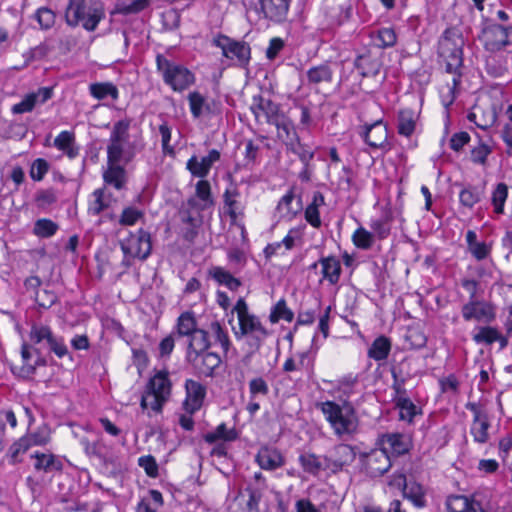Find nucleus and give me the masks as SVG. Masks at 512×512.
Wrapping results in <instances>:
<instances>
[{
    "label": "nucleus",
    "mask_w": 512,
    "mask_h": 512,
    "mask_svg": "<svg viewBox=\"0 0 512 512\" xmlns=\"http://www.w3.org/2000/svg\"><path fill=\"white\" fill-rule=\"evenodd\" d=\"M278 131L279 139L293 145L294 140L298 141L293 123L283 113L279 120L274 124Z\"/></svg>",
    "instance_id": "41"
},
{
    "label": "nucleus",
    "mask_w": 512,
    "mask_h": 512,
    "mask_svg": "<svg viewBox=\"0 0 512 512\" xmlns=\"http://www.w3.org/2000/svg\"><path fill=\"white\" fill-rule=\"evenodd\" d=\"M93 201L89 204L88 212L91 215H99L101 212L110 207L113 201L112 195L106 193L105 188L96 189L93 193Z\"/></svg>",
    "instance_id": "34"
},
{
    "label": "nucleus",
    "mask_w": 512,
    "mask_h": 512,
    "mask_svg": "<svg viewBox=\"0 0 512 512\" xmlns=\"http://www.w3.org/2000/svg\"><path fill=\"white\" fill-rule=\"evenodd\" d=\"M294 318V313L287 307L284 299L279 300L271 310L269 320L271 323H277L279 320L291 322Z\"/></svg>",
    "instance_id": "49"
},
{
    "label": "nucleus",
    "mask_w": 512,
    "mask_h": 512,
    "mask_svg": "<svg viewBox=\"0 0 512 512\" xmlns=\"http://www.w3.org/2000/svg\"><path fill=\"white\" fill-rule=\"evenodd\" d=\"M232 311L237 314L239 322V332H235V336L238 339L246 337L250 353L257 352L267 338L268 330L256 315L249 312L248 305L243 298L237 300Z\"/></svg>",
    "instance_id": "2"
},
{
    "label": "nucleus",
    "mask_w": 512,
    "mask_h": 512,
    "mask_svg": "<svg viewBox=\"0 0 512 512\" xmlns=\"http://www.w3.org/2000/svg\"><path fill=\"white\" fill-rule=\"evenodd\" d=\"M361 462L367 474L371 477H379L385 474L391 467V460L385 449H373L361 454Z\"/></svg>",
    "instance_id": "13"
},
{
    "label": "nucleus",
    "mask_w": 512,
    "mask_h": 512,
    "mask_svg": "<svg viewBox=\"0 0 512 512\" xmlns=\"http://www.w3.org/2000/svg\"><path fill=\"white\" fill-rule=\"evenodd\" d=\"M52 97V88L42 87L36 92L27 94L22 101L12 106L14 114L31 112L37 104H43Z\"/></svg>",
    "instance_id": "18"
},
{
    "label": "nucleus",
    "mask_w": 512,
    "mask_h": 512,
    "mask_svg": "<svg viewBox=\"0 0 512 512\" xmlns=\"http://www.w3.org/2000/svg\"><path fill=\"white\" fill-rule=\"evenodd\" d=\"M491 153V149L488 145L480 143L474 147L471 151V160L477 164H485L488 155Z\"/></svg>",
    "instance_id": "64"
},
{
    "label": "nucleus",
    "mask_w": 512,
    "mask_h": 512,
    "mask_svg": "<svg viewBox=\"0 0 512 512\" xmlns=\"http://www.w3.org/2000/svg\"><path fill=\"white\" fill-rule=\"evenodd\" d=\"M353 243L361 249H369L373 245V235L363 227L358 228L353 236Z\"/></svg>",
    "instance_id": "55"
},
{
    "label": "nucleus",
    "mask_w": 512,
    "mask_h": 512,
    "mask_svg": "<svg viewBox=\"0 0 512 512\" xmlns=\"http://www.w3.org/2000/svg\"><path fill=\"white\" fill-rule=\"evenodd\" d=\"M209 275L219 284L225 285L232 291L237 290L241 286L240 280L235 278L230 272L222 267H212L209 270Z\"/></svg>",
    "instance_id": "38"
},
{
    "label": "nucleus",
    "mask_w": 512,
    "mask_h": 512,
    "mask_svg": "<svg viewBox=\"0 0 512 512\" xmlns=\"http://www.w3.org/2000/svg\"><path fill=\"white\" fill-rule=\"evenodd\" d=\"M163 505L162 494L158 490H150L137 505V512H156Z\"/></svg>",
    "instance_id": "42"
},
{
    "label": "nucleus",
    "mask_w": 512,
    "mask_h": 512,
    "mask_svg": "<svg viewBox=\"0 0 512 512\" xmlns=\"http://www.w3.org/2000/svg\"><path fill=\"white\" fill-rule=\"evenodd\" d=\"M58 225L49 219H40L34 225V233L40 237H50L56 233Z\"/></svg>",
    "instance_id": "53"
},
{
    "label": "nucleus",
    "mask_w": 512,
    "mask_h": 512,
    "mask_svg": "<svg viewBox=\"0 0 512 512\" xmlns=\"http://www.w3.org/2000/svg\"><path fill=\"white\" fill-rule=\"evenodd\" d=\"M220 159V152L212 149L207 156L200 160L192 156L186 164L187 170L195 177L204 178L208 175L212 165Z\"/></svg>",
    "instance_id": "20"
},
{
    "label": "nucleus",
    "mask_w": 512,
    "mask_h": 512,
    "mask_svg": "<svg viewBox=\"0 0 512 512\" xmlns=\"http://www.w3.org/2000/svg\"><path fill=\"white\" fill-rule=\"evenodd\" d=\"M48 170V162L42 158H38L31 165L30 177L35 181H41Z\"/></svg>",
    "instance_id": "60"
},
{
    "label": "nucleus",
    "mask_w": 512,
    "mask_h": 512,
    "mask_svg": "<svg viewBox=\"0 0 512 512\" xmlns=\"http://www.w3.org/2000/svg\"><path fill=\"white\" fill-rule=\"evenodd\" d=\"M322 266L323 279H326L330 284L335 285L341 275L340 261L333 256L323 257L319 260Z\"/></svg>",
    "instance_id": "32"
},
{
    "label": "nucleus",
    "mask_w": 512,
    "mask_h": 512,
    "mask_svg": "<svg viewBox=\"0 0 512 512\" xmlns=\"http://www.w3.org/2000/svg\"><path fill=\"white\" fill-rule=\"evenodd\" d=\"M237 438V433L234 429H227L225 423L217 426V428L204 435V440L209 443H215L218 440L233 441Z\"/></svg>",
    "instance_id": "46"
},
{
    "label": "nucleus",
    "mask_w": 512,
    "mask_h": 512,
    "mask_svg": "<svg viewBox=\"0 0 512 512\" xmlns=\"http://www.w3.org/2000/svg\"><path fill=\"white\" fill-rule=\"evenodd\" d=\"M187 361L200 373L211 376L214 370L221 364V356L215 352L205 351L195 355Z\"/></svg>",
    "instance_id": "21"
},
{
    "label": "nucleus",
    "mask_w": 512,
    "mask_h": 512,
    "mask_svg": "<svg viewBox=\"0 0 512 512\" xmlns=\"http://www.w3.org/2000/svg\"><path fill=\"white\" fill-rule=\"evenodd\" d=\"M30 447L31 442H29V439L25 436L21 437L18 441L13 443L9 449L12 463H17L19 461L18 456L27 452Z\"/></svg>",
    "instance_id": "59"
},
{
    "label": "nucleus",
    "mask_w": 512,
    "mask_h": 512,
    "mask_svg": "<svg viewBox=\"0 0 512 512\" xmlns=\"http://www.w3.org/2000/svg\"><path fill=\"white\" fill-rule=\"evenodd\" d=\"M30 341L33 345L46 347L58 358H63L68 354V348L62 337L56 336L47 325L33 324L29 333Z\"/></svg>",
    "instance_id": "9"
},
{
    "label": "nucleus",
    "mask_w": 512,
    "mask_h": 512,
    "mask_svg": "<svg viewBox=\"0 0 512 512\" xmlns=\"http://www.w3.org/2000/svg\"><path fill=\"white\" fill-rule=\"evenodd\" d=\"M308 84L315 86L322 83H330L333 78V70L330 65L323 63L317 66L311 67L306 72Z\"/></svg>",
    "instance_id": "31"
},
{
    "label": "nucleus",
    "mask_w": 512,
    "mask_h": 512,
    "mask_svg": "<svg viewBox=\"0 0 512 512\" xmlns=\"http://www.w3.org/2000/svg\"><path fill=\"white\" fill-rule=\"evenodd\" d=\"M186 398L183 403L186 413L193 414L198 411L204 402L206 388L201 383L188 379L185 383Z\"/></svg>",
    "instance_id": "17"
},
{
    "label": "nucleus",
    "mask_w": 512,
    "mask_h": 512,
    "mask_svg": "<svg viewBox=\"0 0 512 512\" xmlns=\"http://www.w3.org/2000/svg\"><path fill=\"white\" fill-rule=\"evenodd\" d=\"M32 457L35 458L34 468L37 471L50 473L62 470L63 464L61 460L51 453L36 452Z\"/></svg>",
    "instance_id": "30"
},
{
    "label": "nucleus",
    "mask_w": 512,
    "mask_h": 512,
    "mask_svg": "<svg viewBox=\"0 0 512 512\" xmlns=\"http://www.w3.org/2000/svg\"><path fill=\"white\" fill-rule=\"evenodd\" d=\"M198 330L193 313H182L177 322V332L180 336H190Z\"/></svg>",
    "instance_id": "47"
},
{
    "label": "nucleus",
    "mask_w": 512,
    "mask_h": 512,
    "mask_svg": "<svg viewBox=\"0 0 512 512\" xmlns=\"http://www.w3.org/2000/svg\"><path fill=\"white\" fill-rule=\"evenodd\" d=\"M150 0H132L130 3H121L117 6L116 12L127 15L138 13L149 5Z\"/></svg>",
    "instance_id": "56"
},
{
    "label": "nucleus",
    "mask_w": 512,
    "mask_h": 512,
    "mask_svg": "<svg viewBox=\"0 0 512 512\" xmlns=\"http://www.w3.org/2000/svg\"><path fill=\"white\" fill-rule=\"evenodd\" d=\"M473 340L477 344L490 345L496 341L500 343V348L503 349L507 346V339L501 335V333L494 327L486 326L477 329V332L473 334Z\"/></svg>",
    "instance_id": "28"
},
{
    "label": "nucleus",
    "mask_w": 512,
    "mask_h": 512,
    "mask_svg": "<svg viewBox=\"0 0 512 512\" xmlns=\"http://www.w3.org/2000/svg\"><path fill=\"white\" fill-rule=\"evenodd\" d=\"M256 462L264 470H275L284 465V457L275 448L262 447L256 455Z\"/></svg>",
    "instance_id": "25"
},
{
    "label": "nucleus",
    "mask_w": 512,
    "mask_h": 512,
    "mask_svg": "<svg viewBox=\"0 0 512 512\" xmlns=\"http://www.w3.org/2000/svg\"><path fill=\"white\" fill-rule=\"evenodd\" d=\"M291 0H260L261 10L265 17L281 22L286 18Z\"/></svg>",
    "instance_id": "24"
},
{
    "label": "nucleus",
    "mask_w": 512,
    "mask_h": 512,
    "mask_svg": "<svg viewBox=\"0 0 512 512\" xmlns=\"http://www.w3.org/2000/svg\"><path fill=\"white\" fill-rule=\"evenodd\" d=\"M35 17L41 28L47 30L54 25L56 15L51 9L42 7L37 10Z\"/></svg>",
    "instance_id": "57"
},
{
    "label": "nucleus",
    "mask_w": 512,
    "mask_h": 512,
    "mask_svg": "<svg viewBox=\"0 0 512 512\" xmlns=\"http://www.w3.org/2000/svg\"><path fill=\"white\" fill-rule=\"evenodd\" d=\"M171 386L168 372L158 371L146 385L145 393L141 399V407L161 412L164 403L170 397Z\"/></svg>",
    "instance_id": "5"
},
{
    "label": "nucleus",
    "mask_w": 512,
    "mask_h": 512,
    "mask_svg": "<svg viewBox=\"0 0 512 512\" xmlns=\"http://www.w3.org/2000/svg\"><path fill=\"white\" fill-rule=\"evenodd\" d=\"M138 464L143 468L146 474L150 477H156L158 475V465L153 456L147 455L142 456L138 460Z\"/></svg>",
    "instance_id": "62"
},
{
    "label": "nucleus",
    "mask_w": 512,
    "mask_h": 512,
    "mask_svg": "<svg viewBox=\"0 0 512 512\" xmlns=\"http://www.w3.org/2000/svg\"><path fill=\"white\" fill-rule=\"evenodd\" d=\"M382 449L386 452L390 451L395 455H403L407 453L411 447V439L403 433H386L380 438Z\"/></svg>",
    "instance_id": "19"
},
{
    "label": "nucleus",
    "mask_w": 512,
    "mask_h": 512,
    "mask_svg": "<svg viewBox=\"0 0 512 512\" xmlns=\"http://www.w3.org/2000/svg\"><path fill=\"white\" fill-rule=\"evenodd\" d=\"M89 91L98 100H103L108 96L114 100L118 98V89L110 82L93 83L89 86Z\"/></svg>",
    "instance_id": "43"
},
{
    "label": "nucleus",
    "mask_w": 512,
    "mask_h": 512,
    "mask_svg": "<svg viewBox=\"0 0 512 512\" xmlns=\"http://www.w3.org/2000/svg\"><path fill=\"white\" fill-rule=\"evenodd\" d=\"M324 196L320 192H315L311 203L305 210L306 221L314 228H319L322 224L319 208L324 205Z\"/></svg>",
    "instance_id": "35"
},
{
    "label": "nucleus",
    "mask_w": 512,
    "mask_h": 512,
    "mask_svg": "<svg viewBox=\"0 0 512 512\" xmlns=\"http://www.w3.org/2000/svg\"><path fill=\"white\" fill-rule=\"evenodd\" d=\"M460 202L466 207H473L480 200V193L473 188L463 189L460 193Z\"/></svg>",
    "instance_id": "63"
},
{
    "label": "nucleus",
    "mask_w": 512,
    "mask_h": 512,
    "mask_svg": "<svg viewBox=\"0 0 512 512\" xmlns=\"http://www.w3.org/2000/svg\"><path fill=\"white\" fill-rule=\"evenodd\" d=\"M508 196V187L505 183H499L492 194V204L494 211L502 214L504 211V204Z\"/></svg>",
    "instance_id": "51"
},
{
    "label": "nucleus",
    "mask_w": 512,
    "mask_h": 512,
    "mask_svg": "<svg viewBox=\"0 0 512 512\" xmlns=\"http://www.w3.org/2000/svg\"><path fill=\"white\" fill-rule=\"evenodd\" d=\"M239 193L236 189H227L224 193V203L228 208L230 218L235 221L239 214L242 213L239 202L237 201Z\"/></svg>",
    "instance_id": "50"
},
{
    "label": "nucleus",
    "mask_w": 512,
    "mask_h": 512,
    "mask_svg": "<svg viewBox=\"0 0 512 512\" xmlns=\"http://www.w3.org/2000/svg\"><path fill=\"white\" fill-rule=\"evenodd\" d=\"M319 406L326 421L338 438L348 439L357 433L359 419L351 404L345 402L340 405L334 401H325Z\"/></svg>",
    "instance_id": "1"
},
{
    "label": "nucleus",
    "mask_w": 512,
    "mask_h": 512,
    "mask_svg": "<svg viewBox=\"0 0 512 512\" xmlns=\"http://www.w3.org/2000/svg\"><path fill=\"white\" fill-rule=\"evenodd\" d=\"M207 331L208 336L214 340V343L221 346L224 357L227 358L231 347V341L226 329L218 321H213L210 323Z\"/></svg>",
    "instance_id": "33"
},
{
    "label": "nucleus",
    "mask_w": 512,
    "mask_h": 512,
    "mask_svg": "<svg viewBox=\"0 0 512 512\" xmlns=\"http://www.w3.org/2000/svg\"><path fill=\"white\" fill-rule=\"evenodd\" d=\"M124 254L122 265L130 267L133 259L146 260L152 251L151 235L149 232L139 229L120 242Z\"/></svg>",
    "instance_id": "8"
},
{
    "label": "nucleus",
    "mask_w": 512,
    "mask_h": 512,
    "mask_svg": "<svg viewBox=\"0 0 512 512\" xmlns=\"http://www.w3.org/2000/svg\"><path fill=\"white\" fill-rule=\"evenodd\" d=\"M472 500L463 495H452L447 498L446 508L448 512H467Z\"/></svg>",
    "instance_id": "52"
},
{
    "label": "nucleus",
    "mask_w": 512,
    "mask_h": 512,
    "mask_svg": "<svg viewBox=\"0 0 512 512\" xmlns=\"http://www.w3.org/2000/svg\"><path fill=\"white\" fill-rule=\"evenodd\" d=\"M299 463L303 471L312 476H318L324 466L322 457L310 452L300 454Z\"/></svg>",
    "instance_id": "37"
},
{
    "label": "nucleus",
    "mask_w": 512,
    "mask_h": 512,
    "mask_svg": "<svg viewBox=\"0 0 512 512\" xmlns=\"http://www.w3.org/2000/svg\"><path fill=\"white\" fill-rule=\"evenodd\" d=\"M466 408L473 413V421L470 428V433L475 442L484 444L489 440L488 429L490 428V421L487 412L480 407L477 403H467Z\"/></svg>",
    "instance_id": "14"
},
{
    "label": "nucleus",
    "mask_w": 512,
    "mask_h": 512,
    "mask_svg": "<svg viewBox=\"0 0 512 512\" xmlns=\"http://www.w3.org/2000/svg\"><path fill=\"white\" fill-rule=\"evenodd\" d=\"M31 346L29 344L24 343L21 348V359L22 364L20 366H15V373L22 378L31 377L35 371L36 367L41 365H45V360L37 356L35 361H31Z\"/></svg>",
    "instance_id": "22"
},
{
    "label": "nucleus",
    "mask_w": 512,
    "mask_h": 512,
    "mask_svg": "<svg viewBox=\"0 0 512 512\" xmlns=\"http://www.w3.org/2000/svg\"><path fill=\"white\" fill-rule=\"evenodd\" d=\"M104 16V5L100 0H69L65 11L69 26L81 24L87 31H94Z\"/></svg>",
    "instance_id": "3"
},
{
    "label": "nucleus",
    "mask_w": 512,
    "mask_h": 512,
    "mask_svg": "<svg viewBox=\"0 0 512 512\" xmlns=\"http://www.w3.org/2000/svg\"><path fill=\"white\" fill-rule=\"evenodd\" d=\"M210 346L211 341L208 336V331L204 329H198L196 332L189 336L186 359L208 351Z\"/></svg>",
    "instance_id": "26"
},
{
    "label": "nucleus",
    "mask_w": 512,
    "mask_h": 512,
    "mask_svg": "<svg viewBox=\"0 0 512 512\" xmlns=\"http://www.w3.org/2000/svg\"><path fill=\"white\" fill-rule=\"evenodd\" d=\"M462 43L463 41L460 37L453 38L446 31L438 45V53L446 62V71L452 75L453 89L459 85L461 78Z\"/></svg>",
    "instance_id": "6"
},
{
    "label": "nucleus",
    "mask_w": 512,
    "mask_h": 512,
    "mask_svg": "<svg viewBox=\"0 0 512 512\" xmlns=\"http://www.w3.org/2000/svg\"><path fill=\"white\" fill-rule=\"evenodd\" d=\"M462 316L466 321L490 323L495 318L493 306L483 301H469L462 307Z\"/></svg>",
    "instance_id": "15"
},
{
    "label": "nucleus",
    "mask_w": 512,
    "mask_h": 512,
    "mask_svg": "<svg viewBox=\"0 0 512 512\" xmlns=\"http://www.w3.org/2000/svg\"><path fill=\"white\" fill-rule=\"evenodd\" d=\"M196 196L202 202L198 205L196 199L190 198L187 201V205L191 208H197L198 210H204L214 204L211 195V186L207 180H200L196 184Z\"/></svg>",
    "instance_id": "29"
},
{
    "label": "nucleus",
    "mask_w": 512,
    "mask_h": 512,
    "mask_svg": "<svg viewBox=\"0 0 512 512\" xmlns=\"http://www.w3.org/2000/svg\"><path fill=\"white\" fill-rule=\"evenodd\" d=\"M157 69L161 72L164 82L174 91L182 92L190 87L194 81V74L182 65L175 64L163 55L156 57Z\"/></svg>",
    "instance_id": "7"
},
{
    "label": "nucleus",
    "mask_w": 512,
    "mask_h": 512,
    "mask_svg": "<svg viewBox=\"0 0 512 512\" xmlns=\"http://www.w3.org/2000/svg\"><path fill=\"white\" fill-rule=\"evenodd\" d=\"M480 40L487 51L498 52L512 44V27L491 24L482 30Z\"/></svg>",
    "instance_id": "10"
},
{
    "label": "nucleus",
    "mask_w": 512,
    "mask_h": 512,
    "mask_svg": "<svg viewBox=\"0 0 512 512\" xmlns=\"http://www.w3.org/2000/svg\"><path fill=\"white\" fill-rule=\"evenodd\" d=\"M361 136L373 149H385L388 145V129L381 120L364 126Z\"/></svg>",
    "instance_id": "16"
},
{
    "label": "nucleus",
    "mask_w": 512,
    "mask_h": 512,
    "mask_svg": "<svg viewBox=\"0 0 512 512\" xmlns=\"http://www.w3.org/2000/svg\"><path fill=\"white\" fill-rule=\"evenodd\" d=\"M419 113L411 108H403L398 113V133L410 137L416 129Z\"/></svg>",
    "instance_id": "27"
},
{
    "label": "nucleus",
    "mask_w": 512,
    "mask_h": 512,
    "mask_svg": "<svg viewBox=\"0 0 512 512\" xmlns=\"http://www.w3.org/2000/svg\"><path fill=\"white\" fill-rule=\"evenodd\" d=\"M332 455L341 470L345 466L352 464L356 458V452L354 448L347 444H339L335 446Z\"/></svg>",
    "instance_id": "40"
},
{
    "label": "nucleus",
    "mask_w": 512,
    "mask_h": 512,
    "mask_svg": "<svg viewBox=\"0 0 512 512\" xmlns=\"http://www.w3.org/2000/svg\"><path fill=\"white\" fill-rule=\"evenodd\" d=\"M130 122L117 121L112 128L107 144V160L127 164L134 157L129 135Z\"/></svg>",
    "instance_id": "4"
},
{
    "label": "nucleus",
    "mask_w": 512,
    "mask_h": 512,
    "mask_svg": "<svg viewBox=\"0 0 512 512\" xmlns=\"http://www.w3.org/2000/svg\"><path fill=\"white\" fill-rule=\"evenodd\" d=\"M57 300V296L52 291L48 290H41L36 291L35 293V301L39 305V307H42L44 309L50 308L52 305L55 304Z\"/></svg>",
    "instance_id": "61"
},
{
    "label": "nucleus",
    "mask_w": 512,
    "mask_h": 512,
    "mask_svg": "<svg viewBox=\"0 0 512 512\" xmlns=\"http://www.w3.org/2000/svg\"><path fill=\"white\" fill-rule=\"evenodd\" d=\"M391 350V341L385 336L377 337L368 350V356L376 361L385 360Z\"/></svg>",
    "instance_id": "39"
},
{
    "label": "nucleus",
    "mask_w": 512,
    "mask_h": 512,
    "mask_svg": "<svg viewBox=\"0 0 512 512\" xmlns=\"http://www.w3.org/2000/svg\"><path fill=\"white\" fill-rule=\"evenodd\" d=\"M250 110L253 113L255 120L258 124L274 125L283 112L280 106L268 98L261 95H256L252 99Z\"/></svg>",
    "instance_id": "12"
},
{
    "label": "nucleus",
    "mask_w": 512,
    "mask_h": 512,
    "mask_svg": "<svg viewBox=\"0 0 512 512\" xmlns=\"http://www.w3.org/2000/svg\"><path fill=\"white\" fill-rule=\"evenodd\" d=\"M395 406L399 409V417L403 421L411 423L419 413L416 405L408 398H394Z\"/></svg>",
    "instance_id": "44"
},
{
    "label": "nucleus",
    "mask_w": 512,
    "mask_h": 512,
    "mask_svg": "<svg viewBox=\"0 0 512 512\" xmlns=\"http://www.w3.org/2000/svg\"><path fill=\"white\" fill-rule=\"evenodd\" d=\"M213 44L222 50V54L231 60L244 66L249 63L251 57V49L248 43L244 41H236L225 35H218L213 39Z\"/></svg>",
    "instance_id": "11"
},
{
    "label": "nucleus",
    "mask_w": 512,
    "mask_h": 512,
    "mask_svg": "<svg viewBox=\"0 0 512 512\" xmlns=\"http://www.w3.org/2000/svg\"><path fill=\"white\" fill-rule=\"evenodd\" d=\"M403 496L409 499L416 507L425 506V492L423 487L417 482H408L403 491Z\"/></svg>",
    "instance_id": "45"
},
{
    "label": "nucleus",
    "mask_w": 512,
    "mask_h": 512,
    "mask_svg": "<svg viewBox=\"0 0 512 512\" xmlns=\"http://www.w3.org/2000/svg\"><path fill=\"white\" fill-rule=\"evenodd\" d=\"M54 145L71 159L75 158L79 153V149L75 146V136L69 131H62L55 138Z\"/></svg>",
    "instance_id": "36"
},
{
    "label": "nucleus",
    "mask_w": 512,
    "mask_h": 512,
    "mask_svg": "<svg viewBox=\"0 0 512 512\" xmlns=\"http://www.w3.org/2000/svg\"><path fill=\"white\" fill-rule=\"evenodd\" d=\"M293 200L294 194L292 191L288 192L280 199L277 210L282 218L291 220L298 213L300 207L299 205H297L296 208L292 207Z\"/></svg>",
    "instance_id": "48"
},
{
    "label": "nucleus",
    "mask_w": 512,
    "mask_h": 512,
    "mask_svg": "<svg viewBox=\"0 0 512 512\" xmlns=\"http://www.w3.org/2000/svg\"><path fill=\"white\" fill-rule=\"evenodd\" d=\"M249 392L251 399L257 396H267L269 393V386L263 377H254L249 381Z\"/></svg>",
    "instance_id": "54"
},
{
    "label": "nucleus",
    "mask_w": 512,
    "mask_h": 512,
    "mask_svg": "<svg viewBox=\"0 0 512 512\" xmlns=\"http://www.w3.org/2000/svg\"><path fill=\"white\" fill-rule=\"evenodd\" d=\"M122 162H110L107 160V167L103 171V180L106 185L113 186L117 190L124 188L127 178Z\"/></svg>",
    "instance_id": "23"
},
{
    "label": "nucleus",
    "mask_w": 512,
    "mask_h": 512,
    "mask_svg": "<svg viewBox=\"0 0 512 512\" xmlns=\"http://www.w3.org/2000/svg\"><path fill=\"white\" fill-rule=\"evenodd\" d=\"M188 101L192 115L199 118L203 114L205 98L199 92L194 91L188 95Z\"/></svg>",
    "instance_id": "58"
}]
</instances>
